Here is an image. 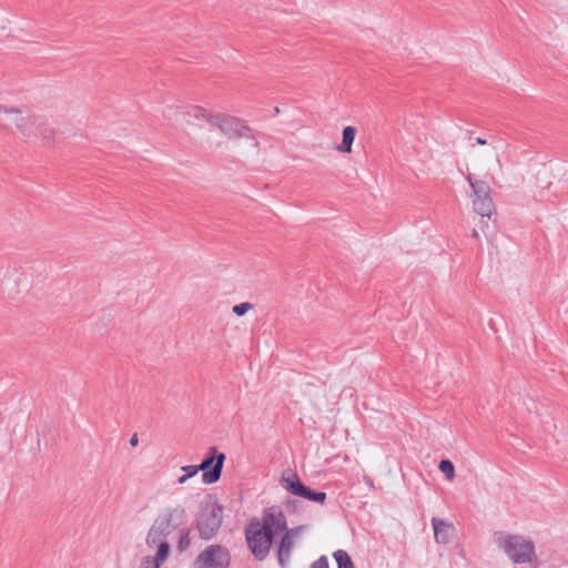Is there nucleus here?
Returning a JSON list of instances; mask_svg holds the SVG:
<instances>
[{"instance_id": "nucleus-7", "label": "nucleus", "mask_w": 568, "mask_h": 568, "mask_svg": "<svg viewBox=\"0 0 568 568\" xmlns=\"http://www.w3.org/2000/svg\"><path fill=\"white\" fill-rule=\"evenodd\" d=\"M230 551L221 545L207 546L195 559L196 568H227L230 566Z\"/></svg>"}, {"instance_id": "nucleus-20", "label": "nucleus", "mask_w": 568, "mask_h": 568, "mask_svg": "<svg viewBox=\"0 0 568 568\" xmlns=\"http://www.w3.org/2000/svg\"><path fill=\"white\" fill-rule=\"evenodd\" d=\"M190 534L191 530L189 528H184L180 531L178 548L181 552L186 551L191 546Z\"/></svg>"}, {"instance_id": "nucleus-18", "label": "nucleus", "mask_w": 568, "mask_h": 568, "mask_svg": "<svg viewBox=\"0 0 568 568\" xmlns=\"http://www.w3.org/2000/svg\"><path fill=\"white\" fill-rule=\"evenodd\" d=\"M333 557L337 564V568H355V565L347 551L338 549L333 554Z\"/></svg>"}, {"instance_id": "nucleus-11", "label": "nucleus", "mask_w": 568, "mask_h": 568, "mask_svg": "<svg viewBox=\"0 0 568 568\" xmlns=\"http://www.w3.org/2000/svg\"><path fill=\"white\" fill-rule=\"evenodd\" d=\"M277 536L280 537V540L276 544L277 562L281 568H286L291 560L292 552L295 548V539L291 538L284 532Z\"/></svg>"}, {"instance_id": "nucleus-14", "label": "nucleus", "mask_w": 568, "mask_h": 568, "mask_svg": "<svg viewBox=\"0 0 568 568\" xmlns=\"http://www.w3.org/2000/svg\"><path fill=\"white\" fill-rule=\"evenodd\" d=\"M57 134V129L43 116L37 126L34 138H39L44 142H52Z\"/></svg>"}, {"instance_id": "nucleus-27", "label": "nucleus", "mask_w": 568, "mask_h": 568, "mask_svg": "<svg viewBox=\"0 0 568 568\" xmlns=\"http://www.w3.org/2000/svg\"><path fill=\"white\" fill-rule=\"evenodd\" d=\"M189 479H190V478H189V477H186V475L184 474V475H182V476H180V477H179L178 483H179L180 485H182V484H185Z\"/></svg>"}, {"instance_id": "nucleus-4", "label": "nucleus", "mask_w": 568, "mask_h": 568, "mask_svg": "<svg viewBox=\"0 0 568 568\" xmlns=\"http://www.w3.org/2000/svg\"><path fill=\"white\" fill-rule=\"evenodd\" d=\"M466 181L471 187V205L476 214L481 219H490L495 212V204L490 195V186L487 182L476 180L471 174L466 175Z\"/></svg>"}, {"instance_id": "nucleus-26", "label": "nucleus", "mask_w": 568, "mask_h": 568, "mask_svg": "<svg viewBox=\"0 0 568 568\" xmlns=\"http://www.w3.org/2000/svg\"><path fill=\"white\" fill-rule=\"evenodd\" d=\"M139 443V439H138V435L134 434L131 438H130V445L131 446H136Z\"/></svg>"}, {"instance_id": "nucleus-17", "label": "nucleus", "mask_w": 568, "mask_h": 568, "mask_svg": "<svg viewBox=\"0 0 568 568\" xmlns=\"http://www.w3.org/2000/svg\"><path fill=\"white\" fill-rule=\"evenodd\" d=\"M154 548H156V554L153 558V564L155 568H159L170 555V544L168 541L160 542L154 545Z\"/></svg>"}, {"instance_id": "nucleus-8", "label": "nucleus", "mask_w": 568, "mask_h": 568, "mask_svg": "<svg viewBox=\"0 0 568 568\" xmlns=\"http://www.w3.org/2000/svg\"><path fill=\"white\" fill-rule=\"evenodd\" d=\"M225 458V454L219 453L216 447H210L209 455L197 465L200 471H203V483L214 484L221 478Z\"/></svg>"}, {"instance_id": "nucleus-23", "label": "nucleus", "mask_w": 568, "mask_h": 568, "mask_svg": "<svg viewBox=\"0 0 568 568\" xmlns=\"http://www.w3.org/2000/svg\"><path fill=\"white\" fill-rule=\"evenodd\" d=\"M310 568H329L327 557L321 556L317 560L311 564Z\"/></svg>"}, {"instance_id": "nucleus-31", "label": "nucleus", "mask_w": 568, "mask_h": 568, "mask_svg": "<svg viewBox=\"0 0 568 568\" xmlns=\"http://www.w3.org/2000/svg\"><path fill=\"white\" fill-rule=\"evenodd\" d=\"M496 161H497V164H498L499 169H501V163H500V160H499L497 154H496Z\"/></svg>"}, {"instance_id": "nucleus-29", "label": "nucleus", "mask_w": 568, "mask_h": 568, "mask_svg": "<svg viewBox=\"0 0 568 568\" xmlns=\"http://www.w3.org/2000/svg\"><path fill=\"white\" fill-rule=\"evenodd\" d=\"M8 105L0 104V113L7 114Z\"/></svg>"}, {"instance_id": "nucleus-28", "label": "nucleus", "mask_w": 568, "mask_h": 568, "mask_svg": "<svg viewBox=\"0 0 568 568\" xmlns=\"http://www.w3.org/2000/svg\"><path fill=\"white\" fill-rule=\"evenodd\" d=\"M476 143L479 144V145H485L487 143V141L485 139L477 138L476 139Z\"/></svg>"}, {"instance_id": "nucleus-13", "label": "nucleus", "mask_w": 568, "mask_h": 568, "mask_svg": "<svg viewBox=\"0 0 568 568\" xmlns=\"http://www.w3.org/2000/svg\"><path fill=\"white\" fill-rule=\"evenodd\" d=\"M42 118L43 116L40 114L20 116L16 120V128L23 136H36L37 126L39 125Z\"/></svg>"}, {"instance_id": "nucleus-5", "label": "nucleus", "mask_w": 568, "mask_h": 568, "mask_svg": "<svg viewBox=\"0 0 568 568\" xmlns=\"http://www.w3.org/2000/svg\"><path fill=\"white\" fill-rule=\"evenodd\" d=\"M280 484L290 494L318 504H324L327 498L326 493L315 491L306 487L297 474L291 469L283 471Z\"/></svg>"}, {"instance_id": "nucleus-6", "label": "nucleus", "mask_w": 568, "mask_h": 568, "mask_svg": "<svg viewBox=\"0 0 568 568\" xmlns=\"http://www.w3.org/2000/svg\"><path fill=\"white\" fill-rule=\"evenodd\" d=\"M210 124L219 128L229 139L253 138L251 128L236 116L216 113L210 118Z\"/></svg>"}, {"instance_id": "nucleus-15", "label": "nucleus", "mask_w": 568, "mask_h": 568, "mask_svg": "<svg viewBox=\"0 0 568 568\" xmlns=\"http://www.w3.org/2000/svg\"><path fill=\"white\" fill-rule=\"evenodd\" d=\"M343 140L341 145L337 148L339 152L349 153L352 152V145L356 136V128L348 125L343 129Z\"/></svg>"}, {"instance_id": "nucleus-12", "label": "nucleus", "mask_w": 568, "mask_h": 568, "mask_svg": "<svg viewBox=\"0 0 568 568\" xmlns=\"http://www.w3.org/2000/svg\"><path fill=\"white\" fill-rule=\"evenodd\" d=\"M434 528L435 540L439 544H449L456 536V528L453 524L446 523L445 520L434 517L432 519Z\"/></svg>"}, {"instance_id": "nucleus-25", "label": "nucleus", "mask_w": 568, "mask_h": 568, "mask_svg": "<svg viewBox=\"0 0 568 568\" xmlns=\"http://www.w3.org/2000/svg\"><path fill=\"white\" fill-rule=\"evenodd\" d=\"M22 113L21 109L20 108H17V106H8V111H7V114H16V115H20Z\"/></svg>"}, {"instance_id": "nucleus-2", "label": "nucleus", "mask_w": 568, "mask_h": 568, "mask_svg": "<svg viewBox=\"0 0 568 568\" xmlns=\"http://www.w3.org/2000/svg\"><path fill=\"white\" fill-rule=\"evenodd\" d=\"M494 542L513 562L519 565L530 564L534 568L538 567L535 545L530 539L521 535L496 531L494 534Z\"/></svg>"}, {"instance_id": "nucleus-16", "label": "nucleus", "mask_w": 568, "mask_h": 568, "mask_svg": "<svg viewBox=\"0 0 568 568\" xmlns=\"http://www.w3.org/2000/svg\"><path fill=\"white\" fill-rule=\"evenodd\" d=\"M168 537L159 529L158 526L152 524L146 535V545L149 548H154V545L168 541Z\"/></svg>"}, {"instance_id": "nucleus-22", "label": "nucleus", "mask_w": 568, "mask_h": 568, "mask_svg": "<svg viewBox=\"0 0 568 568\" xmlns=\"http://www.w3.org/2000/svg\"><path fill=\"white\" fill-rule=\"evenodd\" d=\"M302 531H303V526H297V527L290 528L288 525L286 524V529H283L281 531V534L284 532L287 536H290L291 538L296 539V537H298V535Z\"/></svg>"}, {"instance_id": "nucleus-3", "label": "nucleus", "mask_w": 568, "mask_h": 568, "mask_svg": "<svg viewBox=\"0 0 568 568\" xmlns=\"http://www.w3.org/2000/svg\"><path fill=\"white\" fill-rule=\"evenodd\" d=\"M223 521V507L216 503H206L201 506L196 516V528L203 540L212 539L219 531Z\"/></svg>"}, {"instance_id": "nucleus-10", "label": "nucleus", "mask_w": 568, "mask_h": 568, "mask_svg": "<svg viewBox=\"0 0 568 568\" xmlns=\"http://www.w3.org/2000/svg\"><path fill=\"white\" fill-rule=\"evenodd\" d=\"M179 115H183L187 124H193V120H206L210 123V118L216 115V113H211L200 105H191L185 110H180L179 108L168 105L163 110V116L165 119L171 120L178 118Z\"/></svg>"}, {"instance_id": "nucleus-9", "label": "nucleus", "mask_w": 568, "mask_h": 568, "mask_svg": "<svg viewBox=\"0 0 568 568\" xmlns=\"http://www.w3.org/2000/svg\"><path fill=\"white\" fill-rule=\"evenodd\" d=\"M184 514L185 510L181 506L168 508L154 519L153 525L158 526L159 529L169 537L175 529H178Z\"/></svg>"}, {"instance_id": "nucleus-19", "label": "nucleus", "mask_w": 568, "mask_h": 568, "mask_svg": "<svg viewBox=\"0 0 568 568\" xmlns=\"http://www.w3.org/2000/svg\"><path fill=\"white\" fill-rule=\"evenodd\" d=\"M438 468L445 475L446 479L453 480L455 478V467L450 460H448V459L440 460Z\"/></svg>"}, {"instance_id": "nucleus-30", "label": "nucleus", "mask_w": 568, "mask_h": 568, "mask_svg": "<svg viewBox=\"0 0 568 568\" xmlns=\"http://www.w3.org/2000/svg\"><path fill=\"white\" fill-rule=\"evenodd\" d=\"M471 236L475 239V240H478L479 239V233L477 230H473L471 232Z\"/></svg>"}, {"instance_id": "nucleus-24", "label": "nucleus", "mask_w": 568, "mask_h": 568, "mask_svg": "<svg viewBox=\"0 0 568 568\" xmlns=\"http://www.w3.org/2000/svg\"><path fill=\"white\" fill-rule=\"evenodd\" d=\"M182 470L185 473L186 477H189V478L194 477L200 471L197 465L196 466H194V465L183 466Z\"/></svg>"}, {"instance_id": "nucleus-1", "label": "nucleus", "mask_w": 568, "mask_h": 568, "mask_svg": "<svg viewBox=\"0 0 568 568\" xmlns=\"http://www.w3.org/2000/svg\"><path fill=\"white\" fill-rule=\"evenodd\" d=\"M286 529V515L280 506L264 509L261 518H252L245 526L244 535L247 548L257 561L270 555L276 535Z\"/></svg>"}, {"instance_id": "nucleus-21", "label": "nucleus", "mask_w": 568, "mask_h": 568, "mask_svg": "<svg viewBox=\"0 0 568 568\" xmlns=\"http://www.w3.org/2000/svg\"><path fill=\"white\" fill-rule=\"evenodd\" d=\"M254 308V305L250 302L240 303L237 305H234L232 311L237 316H243L246 314V312Z\"/></svg>"}]
</instances>
